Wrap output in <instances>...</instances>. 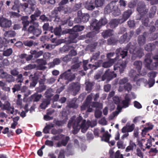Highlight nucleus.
Segmentation results:
<instances>
[{
  "label": "nucleus",
  "mask_w": 158,
  "mask_h": 158,
  "mask_svg": "<svg viewBox=\"0 0 158 158\" xmlns=\"http://www.w3.org/2000/svg\"><path fill=\"white\" fill-rule=\"evenodd\" d=\"M93 2L95 7H101L104 4L105 0H93Z\"/></svg>",
  "instance_id": "4c0bfd02"
},
{
  "label": "nucleus",
  "mask_w": 158,
  "mask_h": 158,
  "mask_svg": "<svg viewBox=\"0 0 158 158\" xmlns=\"http://www.w3.org/2000/svg\"><path fill=\"white\" fill-rule=\"evenodd\" d=\"M113 11V14L115 16L119 15L121 13L120 10L118 9L116 6L115 8H114Z\"/></svg>",
  "instance_id": "e2e57ef3"
},
{
  "label": "nucleus",
  "mask_w": 158,
  "mask_h": 158,
  "mask_svg": "<svg viewBox=\"0 0 158 158\" xmlns=\"http://www.w3.org/2000/svg\"><path fill=\"white\" fill-rule=\"evenodd\" d=\"M81 12L78 11L77 13L78 16L75 18L74 22L79 23L81 22L86 23L88 21L89 18V15L87 14H81Z\"/></svg>",
  "instance_id": "39448f33"
},
{
  "label": "nucleus",
  "mask_w": 158,
  "mask_h": 158,
  "mask_svg": "<svg viewBox=\"0 0 158 158\" xmlns=\"http://www.w3.org/2000/svg\"><path fill=\"white\" fill-rule=\"evenodd\" d=\"M94 2L93 0H91L89 2H87L85 5V8L89 10L94 9L95 6Z\"/></svg>",
  "instance_id": "393cba45"
},
{
  "label": "nucleus",
  "mask_w": 158,
  "mask_h": 158,
  "mask_svg": "<svg viewBox=\"0 0 158 158\" xmlns=\"http://www.w3.org/2000/svg\"><path fill=\"white\" fill-rule=\"evenodd\" d=\"M6 81L9 83L14 82L15 80V78L10 75H8L6 77Z\"/></svg>",
  "instance_id": "0e129e2a"
},
{
  "label": "nucleus",
  "mask_w": 158,
  "mask_h": 158,
  "mask_svg": "<svg viewBox=\"0 0 158 158\" xmlns=\"http://www.w3.org/2000/svg\"><path fill=\"white\" fill-rule=\"evenodd\" d=\"M12 22L5 18H3L0 20V26L4 28H9L11 26Z\"/></svg>",
  "instance_id": "9d476101"
},
{
  "label": "nucleus",
  "mask_w": 158,
  "mask_h": 158,
  "mask_svg": "<svg viewBox=\"0 0 158 158\" xmlns=\"http://www.w3.org/2000/svg\"><path fill=\"white\" fill-rule=\"evenodd\" d=\"M16 35L15 31L12 30H10L6 31L4 33V36L6 37H14Z\"/></svg>",
  "instance_id": "473e14b6"
},
{
  "label": "nucleus",
  "mask_w": 158,
  "mask_h": 158,
  "mask_svg": "<svg viewBox=\"0 0 158 158\" xmlns=\"http://www.w3.org/2000/svg\"><path fill=\"white\" fill-rule=\"evenodd\" d=\"M69 139L70 138L68 136H66L64 139H62L61 142L62 146H66Z\"/></svg>",
  "instance_id": "052dcab7"
},
{
  "label": "nucleus",
  "mask_w": 158,
  "mask_h": 158,
  "mask_svg": "<svg viewBox=\"0 0 158 158\" xmlns=\"http://www.w3.org/2000/svg\"><path fill=\"white\" fill-rule=\"evenodd\" d=\"M102 62V60H100L95 62L94 64H93L94 69H96L100 67Z\"/></svg>",
  "instance_id": "774afa93"
},
{
  "label": "nucleus",
  "mask_w": 158,
  "mask_h": 158,
  "mask_svg": "<svg viewBox=\"0 0 158 158\" xmlns=\"http://www.w3.org/2000/svg\"><path fill=\"white\" fill-rule=\"evenodd\" d=\"M152 60L151 59L145 58L144 63L145 67L148 69L152 70L153 69L154 67L152 63Z\"/></svg>",
  "instance_id": "4be33fe9"
},
{
  "label": "nucleus",
  "mask_w": 158,
  "mask_h": 158,
  "mask_svg": "<svg viewBox=\"0 0 158 158\" xmlns=\"http://www.w3.org/2000/svg\"><path fill=\"white\" fill-rule=\"evenodd\" d=\"M122 23V22L121 20L115 19H111L109 23L108 24L110 28L114 29L116 27L119 23Z\"/></svg>",
  "instance_id": "ddd939ff"
},
{
  "label": "nucleus",
  "mask_w": 158,
  "mask_h": 158,
  "mask_svg": "<svg viewBox=\"0 0 158 158\" xmlns=\"http://www.w3.org/2000/svg\"><path fill=\"white\" fill-rule=\"evenodd\" d=\"M156 11V7L155 6H152L150 9L149 12V17L150 18L153 17Z\"/></svg>",
  "instance_id": "58836bf2"
},
{
  "label": "nucleus",
  "mask_w": 158,
  "mask_h": 158,
  "mask_svg": "<svg viewBox=\"0 0 158 158\" xmlns=\"http://www.w3.org/2000/svg\"><path fill=\"white\" fill-rule=\"evenodd\" d=\"M76 102L71 101L68 105V106L70 108L73 109H77L78 107V106L76 104Z\"/></svg>",
  "instance_id": "bf43d9fd"
},
{
  "label": "nucleus",
  "mask_w": 158,
  "mask_h": 158,
  "mask_svg": "<svg viewBox=\"0 0 158 158\" xmlns=\"http://www.w3.org/2000/svg\"><path fill=\"white\" fill-rule=\"evenodd\" d=\"M16 41L15 39H11L9 40H7L6 39H5L4 40H0V46L1 47H6L7 46V44L10 43V44H14Z\"/></svg>",
  "instance_id": "dca6fc26"
},
{
  "label": "nucleus",
  "mask_w": 158,
  "mask_h": 158,
  "mask_svg": "<svg viewBox=\"0 0 158 158\" xmlns=\"http://www.w3.org/2000/svg\"><path fill=\"white\" fill-rule=\"evenodd\" d=\"M114 30L112 29H108L103 31L102 33V35L104 39H106L114 35Z\"/></svg>",
  "instance_id": "aec40b11"
},
{
  "label": "nucleus",
  "mask_w": 158,
  "mask_h": 158,
  "mask_svg": "<svg viewBox=\"0 0 158 158\" xmlns=\"http://www.w3.org/2000/svg\"><path fill=\"white\" fill-rule=\"evenodd\" d=\"M134 33L133 31H130L128 33H126L124 34L120 37L119 42L121 44L128 42L133 36Z\"/></svg>",
  "instance_id": "423d86ee"
},
{
  "label": "nucleus",
  "mask_w": 158,
  "mask_h": 158,
  "mask_svg": "<svg viewBox=\"0 0 158 158\" xmlns=\"http://www.w3.org/2000/svg\"><path fill=\"white\" fill-rule=\"evenodd\" d=\"M81 85L78 82H73L69 84V89L74 95H76L79 91Z\"/></svg>",
  "instance_id": "0eeeda50"
},
{
  "label": "nucleus",
  "mask_w": 158,
  "mask_h": 158,
  "mask_svg": "<svg viewBox=\"0 0 158 158\" xmlns=\"http://www.w3.org/2000/svg\"><path fill=\"white\" fill-rule=\"evenodd\" d=\"M117 41V39L114 35L107 39V43L108 45H114L116 44Z\"/></svg>",
  "instance_id": "bb28decb"
},
{
  "label": "nucleus",
  "mask_w": 158,
  "mask_h": 158,
  "mask_svg": "<svg viewBox=\"0 0 158 158\" xmlns=\"http://www.w3.org/2000/svg\"><path fill=\"white\" fill-rule=\"evenodd\" d=\"M147 35V33L144 32L143 35L139 36L137 38L138 42L140 46H142L145 44L146 39L145 36Z\"/></svg>",
  "instance_id": "2eb2a0df"
},
{
  "label": "nucleus",
  "mask_w": 158,
  "mask_h": 158,
  "mask_svg": "<svg viewBox=\"0 0 158 158\" xmlns=\"http://www.w3.org/2000/svg\"><path fill=\"white\" fill-rule=\"evenodd\" d=\"M107 23L108 20L105 16L102 17L99 21L95 19H93L90 24L91 28L99 32L101 27L106 25Z\"/></svg>",
  "instance_id": "f257e3e1"
},
{
  "label": "nucleus",
  "mask_w": 158,
  "mask_h": 158,
  "mask_svg": "<svg viewBox=\"0 0 158 158\" xmlns=\"http://www.w3.org/2000/svg\"><path fill=\"white\" fill-rule=\"evenodd\" d=\"M61 31L62 29L60 26H59V27H56L53 30L55 35L59 36L61 35Z\"/></svg>",
  "instance_id": "37998d69"
},
{
  "label": "nucleus",
  "mask_w": 158,
  "mask_h": 158,
  "mask_svg": "<svg viewBox=\"0 0 158 158\" xmlns=\"http://www.w3.org/2000/svg\"><path fill=\"white\" fill-rule=\"evenodd\" d=\"M64 136L63 134H59L53 137L52 139L55 140H59L62 139Z\"/></svg>",
  "instance_id": "338daca9"
},
{
  "label": "nucleus",
  "mask_w": 158,
  "mask_h": 158,
  "mask_svg": "<svg viewBox=\"0 0 158 158\" xmlns=\"http://www.w3.org/2000/svg\"><path fill=\"white\" fill-rule=\"evenodd\" d=\"M12 52V50L11 48H10L4 51L3 52V55L5 56H9L10 55Z\"/></svg>",
  "instance_id": "13d9d810"
},
{
  "label": "nucleus",
  "mask_w": 158,
  "mask_h": 158,
  "mask_svg": "<svg viewBox=\"0 0 158 158\" xmlns=\"http://www.w3.org/2000/svg\"><path fill=\"white\" fill-rule=\"evenodd\" d=\"M133 64L137 69L138 73H140L142 68V62L140 60L135 61L134 62Z\"/></svg>",
  "instance_id": "7c9ffc66"
},
{
  "label": "nucleus",
  "mask_w": 158,
  "mask_h": 158,
  "mask_svg": "<svg viewBox=\"0 0 158 158\" xmlns=\"http://www.w3.org/2000/svg\"><path fill=\"white\" fill-rule=\"evenodd\" d=\"M110 135L109 134L108 132L107 131L106 132L104 133L102 136H100L102 139H104L105 141L108 142L109 140L110 137Z\"/></svg>",
  "instance_id": "a18cd8bd"
},
{
  "label": "nucleus",
  "mask_w": 158,
  "mask_h": 158,
  "mask_svg": "<svg viewBox=\"0 0 158 158\" xmlns=\"http://www.w3.org/2000/svg\"><path fill=\"white\" fill-rule=\"evenodd\" d=\"M50 101L51 100L50 99H45L40 105V108L42 109H45L48 105L50 103Z\"/></svg>",
  "instance_id": "2f4dec72"
},
{
  "label": "nucleus",
  "mask_w": 158,
  "mask_h": 158,
  "mask_svg": "<svg viewBox=\"0 0 158 158\" xmlns=\"http://www.w3.org/2000/svg\"><path fill=\"white\" fill-rule=\"evenodd\" d=\"M61 62L60 58H56L53 59L52 62L49 63L48 65L50 68L54 67L56 65L60 64Z\"/></svg>",
  "instance_id": "a878e982"
},
{
  "label": "nucleus",
  "mask_w": 158,
  "mask_h": 158,
  "mask_svg": "<svg viewBox=\"0 0 158 158\" xmlns=\"http://www.w3.org/2000/svg\"><path fill=\"white\" fill-rule=\"evenodd\" d=\"M46 89V86L44 85H40L35 88V90L37 93H41Z\"/></svg>",
  "instance_id": "c03bdc74"
},
{
  "label": "nucleus",
  "mask_w": 158,
  "mask_h": 158,
  "mask_svg": "<svg viewBox=\"0 0 158 158\" xmlns=\"http://www.w3.org/2000/svg\"><path fill=\"white\" fill-rule=\"evenodd\" d=\"M54 126V125L52 123L46 125L43 129V132L45 134L49 133V130L52 128Z\"/></svg>",
  "instance_id": "e433bc0d"
},
{
  "label": "nucleus",
  "mask_w": 158,
  "mask_h": 158,
  "mask_svg": "<svg viewBox=\"0 0 158 158\" xmlns=\"http://www.w3.org/2000/svg\"><path fill=\"white\" fill-rule=\"evenodd\" d=\"M71 71V69H69L61 74L59 77L58 81L60 79L67 80L68 81V82L66 83L67 84L68 82L74 80L76 77L75 74H73Z\"/></svg>",
  "instance_id": "7ed1b4c3"
},
{
  "label": "nucleus",
  "mask_w": 158,
  "mask_h": 158,
  "mask_svg": "<svg viewBox=\"0 0 158 158\" xmlns=\"http://www.w3.org/2000/svg\"><path fill=\"white\" fill-rule=\"evenodd\" d=\"M42 96L41 94H38L36 93L31 96V98L33 102H37L39 101Z\"/></svg>",
  "instance_id": "72a5a7b5"
},
{
  "label": "nucleus",
  "mask_w": 158,
  "mask_h": 158,
  "mask_svg": "<svg viewBox=\"0 0 158 158\" xmlns=\"http://www.w3.org/2000/svg\"><path fill=\"white\" fill-rule=\"evenodd\" d=\"M104 76L108 79L111 80L116 77L117 75L114 73V71H111L110 69H109L106 71Z\"/></svg>",
  "instance_id": "4468645a"
},
{
  "label": "nucleus",
  "mask_w": 158,
  "mask_h": 158,
  "mask_svg": "<svg viewBox=\"0 0 158 158\" xmlns=\"http://www.w3.org/2000/svg\"><path fill=\"white\" fill-rule=\"evenodd\" d=\"M116 6L113 4V2H110L106 5L104 9V12L106 14H109L113 11Z\"/></svg>",
  "instance_id": "6ab92c4d"
},
{
  "label": "nucleus",
  "mask_w": 158,
  "mask_h": 158,
  "mask_svg": "<svg viewBox=\"0 0 158 158\" xmlns=\"http://www.w3.org/2000/svg\"><path fill=\"white\" fill-rule=\"evenodd\" d=\"M45 94L47 99H50L51 100V98L52 96L51 90L47 89L45 92Z\"/></svg>",
  "instance_id": "4d7b16f0"
},
{
  "label": "nucleus",
  "mask_w": 158,
  "mask_h": 158,
  "mask_svg": "<svg viewBox=\"0 0 158 158\" xmlns=\"http://www.w3.org/2000/svg\"><path fill=\"white\" fill-rule=\"evenodd\" d=\"M127 62L123 61L121 63L118 62L114 65V70L115 71L118 70L120 73L121 74L123 73L124 69L126 66Z\"/></svg>",
  "instance_id": "6e6552de"
},
{
  "label": "nucleus",
  "mask_w": 158,
  "mask_h": 158,
  "mask_svg": "<svg viewBox=\"0 0 158 158\" xmlns=\"http://www.w3.org/2000/svg\"><path fill=\"white\" fill-rule=\"evenodd\" d=\"M132 13L131 10L129 9L125 11L123 14L122 19H120L123 22L127 20L131 16Z\"/></svg>",
  "instance_id": "a211bd4d"
},
{
  "label": "nucleus",
  "mask_w": 158,
  "mask_h": 158,
  "mask_svg": "<svg viewBox=\"0 0 158 158\" xmlns=\"http://www.w3.org/2000/svg\"><path fill=\"white\" fill-rule=\"evenodd\" d=\"M74 47L72 45H64L61 48V51L64 52H65L67 51H68L72 49H74Z\"/></svg>",
  "instance_id": "a19ab883"
},
{
  "label": "nucleus",
  "mask_w": 158,
  "mask_h": 158,
  "mask_svg": "<svg viewBox=\"0 0 158 158\" xmlns=\"http://www.w3.org/2000/svg\"><path fill=\"white\" fill-rule=\"evenodd\" d=\"M148 152L150 155L155 156L158 153V150L156 148H152L150 149Z\"/></svg>",
  "instance_id": "de8ad7c7"
},
{
  "label": "nucleus",
  "mask_w": 158,
  "mask_h": 158,
  "mask_svg": "<svg viewBox=\"0 0 158 158\" xmlns=\"http://www.w3.org/2000/svg\"><path fill=\"white\" fill-rule=\"evenodd\" d=\"M155 47L154 44L149 43L147 44L145 47V49L148 51H151Z\"/></svg>",
  "instance_id": "79ce46f5"
},
{
  "label": "nucleus",
  "mask_w": 158,
  "mask_h": 158,
  "mask_svg": "<svg viewBox=\"0 0 158 158\" xmlns=\"http://www.w3.org/2000/svg\"><path fill=\"white\" fill-rule=\"evenodd\" d=\"M129 75L130 77L133 79L134 81H139V75L136 73V72L134 70H131L130 71Z\"/></svg>",
  "instance_id": "b1692460"
},
{
  "label": "nucleus",
  "mask_w": 158,
  "mask_h": 158,
  "mask_svg": "<svg viewBox=\"0 0 158 158\" xmlns=\"http://www.w3.org/2000/svg\"><path fill=\"white\" fill-rule=\"evenodd\" d=\"M143 50V49L141 48H137L134 54L132 55V60H134L137 57L140 58L143 56L144 54Z\"/></svg>",
  "instance_id": "1a4fd4ad"
},
{
  "label": "nucleus",
  "mask_w": 158,
  "mask_h": 158,
  "mask_svg": "<svg viewBox=\"0 0 158 158\" xmlns=\"http://www.w3.org/2000/svg\"><path fill=\"white\" fill-rule=\"evenodd\" d=\"M117 55V60L118 59V54L120 53V56L123 59L127 55V51L126 50H122L121 49H116L115 51Z\"/></svg>",
  "instance_id": "5701e85b"
},
{
  "label": "nucleus",
  "mask_w": 158,
  "mask_h": 158,
  "mask_svg": "<svg viewBox=\"0 0 158 158\" xmlns=\"http://www.w3.org/2000/svg\"><path fill=\"white\" fill-rule=\"evenodd\" d=\"M80 122V120L77 119L74 121L73 124V130L72 132L74 135L77 134L79 131L80 127L79 123Z\"/></svg>",
  "instance_id": "f8f14e48"
},
{
  "label": "nucleus",
  "mask_w": 158,
  "mask_h": 158,
  "mask_svg": "<svg viewBox=\"0 0 158 158\" xmlns=\"http://www.w3.org/2000/svg\"><path fill=\"white\" fill-rule=\"evenodd\" d=\"M17 76V78L16 79V81L18 83H20V84L22 82L23 80V77L22 74H21L18 75Z\"/></svg>",
  "instance_id": "69168bd1"
},
{
  "label": "nucleus",
  "mask_w": 158,
  "mask_h": 158,
  "mask_svg": "<svg viewBox=\"0 0 158 158\" xmlns=\"http://www.w3.org/2000/svg\"><path fill=\"white\" fill-rule=\"evenodd\" d=\"M136 49L135 46L131 45L130 43L127 44L126 47V50L127 51L129 50L130 53L132 54H134Z\"/></svg>",
  "instance_id": "cd10ccee"
},
{
  "label": "nucleus",
  "mask_w": 158,
  "mask_h": 158,
  "mask_svg": "<svg viewBox=\"0 0 158 158\" xmlns=\"http://www.w3.org/2000/svg\"><path fill=\"white\" fill-rule=\"evenodd\" d=\"M117 57L113 59H110L108 61L105 62L102 64V66L104 68H108L111 66L117 60Z\"/></svg>",
  "instance_id": "f3484780"
},
{
  "label": "nucleus",
  "mask_w": 158,
  "mask_h": 158,
  "mask_svg": "<svg viewBox=\"0 0 158 158\" xmlns=\"http://www.w3.org/2000/svg\"><path fill=\"white\" fill-rule=\"evenodd\" d=\"M143 15L140 16L138 17L137 19H141L142 25L145 27H148L149 26V20L148 17L145 18L143 16Z\"/></svg>",
  "instance_id": "412c9836"
},
{
  "label": "nucleus",
  "mask_w": 158,
  "mask_h": 158,
  "mask_svg": "<svg viewBox=\"0 0 158 158\" xmlns=\"http://www.w3.org/2000/svg\"><path fill=\"white\" fill-rule=\"evenodd\" d=\"M78 36V34L76 32H72L70 33L68 40L69 43H76L77 42V38Z\"/></svg>",
  "instance_id": "9b49d317"
},
{
  "label": "nucleus",
  "mask_w": 158,
  "mask_h": 158,
  "mask_svg": "<svg viewBox=\"0 0 158 158\" xmlns=\"http://www.w3.org/2000/svg\"><path fill=\"white\" fill-rule=\"evenodd\" d=\"M84 28V27L83 26L76 25L73 27L72 30L73 32L77 33L83 30Z\"/></svg>",
  "instance_id": "c9c22d12"
},
{
  "label": "nucleus",
  "mask_w": 158,
  "mask_h": 158,
  "mask_svg": "<svg viewBox=\"0 0 158 158\" xmlns=\"http://www.w3.org/2000/svg\"><path fill=\"white\" fill-rule=\"evenodd\" d=\"M37 63L39 65V67H40V69H44V66H41L45 65L47 64L46 61L43 59H39L36 60Z\"/></svg>",
  "instance_id": "f704fd0d"
},
{
  "label": "nucleus",
  "mask_w": 158,
  "mask_h": 158,
  "mask_svg": "<svg viewBox=\"0 0 158 158\" xmlns=\"http://www.w3.org/2000/svg\"><path fill=\"white\" fill-rule=\"evenodd\" d=\"M141 149L138 148L136 149V153L135 154L140 158H143V153L142 152Z\"/></svg>",
  "instance_id": "864d4df0"
},
{
  "label": "nucleus",
  "mask_w": 158,
  "mask_h": 158,
  "mask_svg": "<svg viewBox=\"0 0 158 158\" xmlns=\"http://www.w3.org/2000/svg\"><path fill=\"white\" fill-rule=\"evenodd\" d=\"M27 31L28 33L32 34L37 37L40 35L42 32L41 29L38 23H34V24H31L29 27Z\"/></svg>",
  "instance_id": "f03ea898"
},
{
  "label": "nucleus",
  "mask_w": 158,
  "mask_h": 158,
  "mask_svg": "<svg viewBox=\"0 0 158 158\" xmlns=\"http://www.w3.org/2000/svg\"><path fill=\"white\" fill-rule=\"evenodd\" d=\"M94 30V31H93L90 32L88 33L86 35V37L87 38H89V39H92L95 36V35L97 34L98 33L97 32V31H96L95 30Z\"/></svg>",
  "instance_id": "49530a36"
},
{
  "label": "nucleus",
  "mask_w": 158,
  "mask_h": 158,
  "mask_svg": "<svg viewBox=\"0 0 158 158\" xmlns=\"http://www.w3.org/2000/svg\"><path fill=\"white\" fill-rule=\"evenodd\" d=\"M3 109L5 110L8 111L10 110V109H11L10 103L8 101H6L4 104L3 105Z\"/></svg>",
  "instance_id": "603ef678"
},
{
  "label": "nucleus",
  "mask_w": 158,
  "mask_h": 158,
  "mask_svg": "<svg viewBox=\"0 0 158 158\" xmlns=\"http://www.w3.org/2000/svg\"><path fill=\"white\" fill-rule=\"evenodd\" d=\"M63 131V130L62 129H59L56 130L55 128H53L51 131V133L54 135H56L57 134H59Z\"/></svg>",
  "instance_id": "680f3d73"
},
{
  "label": "nucleus",
  "mask_w": 158,
  "mask_h": 158,
  "mask_svg": "<svg viewBox=\"0 0 158 158\" xmlns=\"http://www.w3.org/2000/svg\"><path fill=\"white\" fill-rule=\"evenodd\" d=\"M65 121L63 120H54V123L55 124L58 126H62L65 123Z\"/></svg>",
  "instance_id": "6e6d98bb"
},
{
  "label": "nucleus",
  "mask_w": 158,
  "mask_h": 158,
  "mask_svg": "<svg viewBox=\"0 0 158 158\" xmlns=\"http://www.w3.org/2000/svg\"><path fill=\"white\" fill-rule=\"evenodd\" d=\"M21 85V84L15 85L12 88L13 92V93H15L16 91H18L20 90Z\"/></svg>",
  "instance_id": "8fccbe9b"
},
{
  "label": "nucleus",
  "mask_w": 158,
  "mask_h": 158,
  "mask_svg": "<svg viewBox=\"0 0 158 158\" xmlns=\"http://www.w3.org/2000/svg\"><path fill=\"white\" fill-rule=\"evenodd\" d=\"M153 127V125H151L147 127H144L142 130L141 132L142 136L143 137H144L148 132L152 129Z\"/></svg>",
  "instance_id": "c756f323"
},
{
  "label": "nucleus",
  "mask_w": 158,
  "mask_h": 158,
  "mask_svg": "<svg viewBox=\"0 0 158 158\" xmlns=\"http://www.w3.org/2000/svg\"><path fill=\"white\" fill-rule=\"evenodd\" d=\"M30 22L29 21H22V24L23 25L22 30L24 31H27V27L29 25Z\"/></svg>",
  "instance_id": "3c124183"
},
{
  "label": "nucleus",
  "mask_w": 158,
  "mask_h": 158,
  "mask_svg": "<svg viewBox=\"0 0 158 158\" xmlns=\"http://www.w3.org/2000/svg\"><path fill=\"white\" fill-rule=\"evenodd\" d=\"M136 10L139 13L137 16L144 15L148 11V9L147 8L145 2L143 1H140L137 5Z\"/></svg>",
  "instance_id": "20e7f679"
},
{
  "label": "nucleus",
  "mask_w": 158,
  "mask_h": 158,
  "mask_svg": "<svg viewBox=\"0 0 158 158\" xmlns=\"http://www.w3.org/2000/svg\"><path fill=\"white\" fill-rule=\"evenodd\" d=\"M40 19L43 22L50 21L51 22L52 20L48 17H46L44 15H41L40 17Z\"/></svg>",
  "instance_id": "5fc2aeb1"
},
{
  "label": "nucleus",
  "mask_w": 158,
  "mask_h": 158,
  "mask_svg": "<svg viewBox=\"0 0 158 158\" xmlns=\"http://www.w3.org/2000/svg\"><path fill=\"white\" fill-rule=\"evenodd\" d=\"M30 52L31 54L33 55V56L35 58L40 57L43 54V52L42 51H37L35 50H31L30 51Z\"/></svg>",
  "instance_id": "c85d7f7f"
},
{
  "label": "nucleus",
  "mask_w": 158,
  "mask_h": 158,
  "mask_svg": "<svg viewBox=\"0 0 158 158\" xmlns=\"http://www.w3.org/2000/svg\"><path fill=\"white\" fill-rule=\"evenodd\" d=\"M100 55V52H98L94 53L92 57H91L90 59V61H92L93 60H96L98 59L99 58Z\"/></svg>",
  "instance_id": "09e8293b"
},
{
  "label": "nucleus",
  "mask_w": 158,
  "mask_h": 158,
  "mask_svg": "<svg viewBox=\"0 0 158 158\" xmlns=\"http://www.w3.org/2000/svg\"><path fill=\"white\" fill-rule=\"evenodd\" d=\"M85 90L88 92H90L92 89L94 85V84L92 82H87L85 83Z\"/></svg>",
  "instance_id": "ea45409f"
}]
</instances>
